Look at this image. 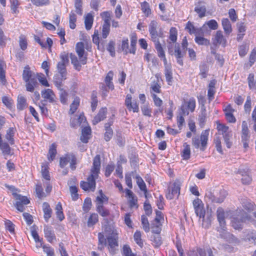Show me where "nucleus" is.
Wrapping results in <instances>:
<instances>
[{"label": "nucleus", "instance_id": "nucleus-1", "mask_svg": "<svg viewBox=\"0 0 256 256\" xmlns=\"http://www.w3.org/2000/svg\"><path fill=\"white\" fill-rule=\"evenodd\" d=\"M100 158L96 155L94 158L90 175L88 178L87 182H82L80 187L84 190L94 191L96 188V180L98 178L100 168Z\"/></svg>", "mask_w": 256, "mask_h": 256}, {"label": "nucleus", "instance_id": "nucleus-2", "mask_svg": "<svg viewBox=\"0 0 256 256\" xmlns=\"http://www.w3.org/2000/svg\"><path fill=\"white\" fill-rule=\"evenodd\" d=\"M60 60L56 66L58 73L54 76V82L58 88L62 86V81L66 79L67 70L66 67L69 64L68 57L66 53L60 55Z\"/></svg>", "mask_w": 256, "mask_h": 256}, {"label": "nucleus", "instance_id": "nucleus-3", "mask_svg": "<svg viewBox=\"0 0 256 256\" xmlns=\"http://www.w3.org/2000/svg\"><path fill=\"white\" fill-rule=\"evenodd\" d=\"M22 79L26 83V88L28 92H34L39 84L35 74L30 70L28 66L24 68L22 72Z\"/></svg>", "mask_w": 256, "mask_h": 256}, {"label": "nucleus", "instance_id": "nucleus-4", "mask_svg": "<svg viewBox=\"0 0 256 256\" xmlns=\"http://www.w3.org/2000/svg\"><path fill=\"white\" fill-rule=\"evenodd\" d=\"M108 246L110 252L114 254V248L118 246V234L116 229L110 226H106L105 228Z\"/></svg>", "mask_w": 256, "mask_h": 256}, {"label": "nucleus", "instance_id": "nucleus-5", "mask_svg": "<svg viewBox=\"0 0 256 256\" xmlns=\"http://www.w3.org/2000/svg\"><path fill=\"white\" fill-rule=\"evenodd\" d=\"M210 132V129L203 130L200 136L194 137L192 138V144L196 148H199L202 151H204L208 144Z\"/></svg>", "mask_w": 256, "mask_h": 256}, {"label": "nucleus", "instance_id": "nucleus-6", "mask_svg": "<svg viewBox=\"0 0 256 256\" xmlns=\"http://www.w3.org/2000/svg\"><path fill=\"white\" fill-rule=\"evenodd\" d=\"M236 214L237 216L234 218L232 221V226L236 230L242 229L244 222L253 220L252 218L249 216L242 210H237Z\"/></svg>", "mask_w": 256, "mask_h": 256}, {"label": "nucleus", "instance_id": "nucleus-7", "mask_svg": "<svg viewBox=\"0 0 256 256\" xmlns=\"http://www.w3.org/2000/svg\"><path fill=\"white\" fill-rule=\"evenodd\" d=\"M158 23L156 20L151 21L149 24V32L152 40L154 42L155 47L156 46L161 45L158 40L159 38H162L164 33L161 28L158 30Z\"/></svg>", "mask_w": 256, "mask_h": 256}, {"label": "nucleus", "instance_id": "nucleus-8", "mask_svg": "<svg viewBox=\"0 0 256 256\" xmlns=\"http://www.w3.org/2000/svg\"><path fill=\"white\" fill-rule=\"evenodd\" d=\"M216 129L222 133L227 148H230L232 145L230 138H232V130H230L229 127L220 123V122H216Z\"/></svg>", "mask_w": 256, "mask_h": 256}, {"label": "nucleus", "instance_id": "nucleus-9", "mask_svg": "<svg viewBox=\"0 0 256 256\" xmlns=\"http://www.w3.org/2000/svg\"><path fill=\"white\" fill-rule=\"evenodd\" d=\"M180 186L181 182L178 180L170 184L166 192V198L168 200H172L178 198L180 193Z\"/></svg>", "mask_w": 256, "mask_h": 256}, {"label": "nucleus", "instance_id": "nucleus-10", "mask_svg": "<svg viewBox=\"0 0 256 256\" xmlns=\"http://www.w3.org/2000/svg\"><path fill=\"white\" fill-rule=\"evenodd\" d=\"M217 230L219 232L220 236L228 242L234 244L240 243L239 240L236 238L226 230V225L223 226H219L217 228Z\"/></svg>", "mask_w": 256, "mask_h": 256}, {"label": "nucleus", "instance_id": "nucleus-11", "mask_svg": "<svg viewBox=\"0 0 256 256\" xmlns=\"http://www.w3.org/2000/svg\"><path fill=\"white\" fill-rule=\"evenodd\" d=\"M76 158L73 154H66L64 157L60 158V165L61 168H64L70 162V168L74 170L76 168Z\"/></svg>", "mask_w": 256, "mask_h": 256}, {"label": "nucleus", "instance_id": "nucleus-12", "mask_svg": "<svg viewBox=\"0 0 256 256\" xmlns=\"http://www.w3.org/2000/svg\"><path fill=\"white\" fill-rule=\"evenodd\" d=\"M195 107L196 101L194 98H190L188 100H184L181 106L182 112L184 115H188L190 111H194Z\"/></svg>", "mask_w": 256, "mask_h": 256}, {"label": "nucleus", "instance_id": "nucleus-13", "mask_svg": "<svg viewBox=\"0 0 256 256\" xmlns=\"http://www.w3.org/2000/svg\"><path fill=\"white\" fill-rule=\"evenodd\" d=\"M76 52L78 56L80 62L82 64H85L87 62L86 53L84 50V44L82 42L77 43L76 46Z\"/></svg>", "mask_w": 256, "mask_h": 256}, {"label": "nucleus", "instance_id": "nucleus-14", "mask_svg": "<svg viewBox=\"0 0 256 256\" xmlns=\"http://www.w3.org/2000/svg\"><path fill=\"white\" fill-rule=\"evenodd\" d=\"M114 114H113L110 118L108 120V122L104 124V129L106 132L104 134V139L108 142L112 138L113 136V130L112 128H110V126L113 124L114 122Z\"/></svg>", "mask_w": 256, "mask_h": 256}, {"label": "nucleus", "instance_id": "nucleus-15", "mask_svg": "<svg viewBox=\"0 0 256 256\" xmlns=\"http://www.w3.org/2000/svg\"><path fill=\"white\" fill-rule=\"evenodd\" d=\"M125 104L129 111L138 112L139 110L137 101L132 97H128L125 100Z\"/></svg>", "mask_w": 256, "mask_h": 256}, {"label": "nucleus", "instance_id": "nucleus-16", "mask_svg": "<svg viewBox=\"0 0 256 256\" xmlns=\"http://www.w3.org/2000/svg\"><path fill=\"white\" fill-rule=\"evenodd\" d=\"M242 240L250 246L256 245V231L252 230L248 232Z\"/></svg>", "mask_w": 256, "mask_h": 256}, {"label": "nucleus", "instance_id": "nucleus-17", "mask_svg": "<svg viewBox=\"0 0 256 256\" xmlns=\"http://www.w3.org/2000/svg\"><path fill=\"white\" fill-rule=\"evenodd\" d=\"M177 34L178 32L176 28H172L170 29V36H169V41L168 45V52L170 54H172V50H171V48H172V46L171 44V43H176L177 40Z\"/></svg>", "mask_w": 256, "mask_h": 256}, {"label": "nucleus", "instance_id": "nucleus-18", "mask_svg": "<svg viewBox=\"0 0 256 256\" xmlns=\"http://www.w3.org/2000/svg\"><path fill=\"white\" fill-rule=\"evenodd\" d=\"M186 54V51L182 52L180 50V45L178 43H176L174 45V56L176 58V62L180 66H182L184 64L182 58Z\"/></svg>", "mask_w": 256, "mask_h": 256}, {"label": "nucleus", "instance_id": "nucleus-19", "mask_svg": "<svg viewBox=\"0 0 256 256\" xmlns=\"http://www.w3.org/2000/svg\"><path fill=\"white\" fill-rule=\"evenodd\" d=\"M106 113L107 108H100L98 113L94 117L92 121V124L96 125L103 120L106 118Z\"/></svg>", "mask_w": 256, "mask_h": 256}, {"label": "nucleus", "instance_id": "nucleus-20", "mask_svg": "<svg viewBox=\"0 0 256 256\" xmlns=\"http://www.w3.org/2000/svg\"><path fill=\"white\" fill-rule=\"evenodd\" d=\"M126 196L128 198V202L130 206V208H138V199L136 196H134L132 191L130 190L126 189Z\"/></svg>", "mask_w": 256, "mask_h": 256}, {"label": "nucleus", "instance_id": "nucleus-21", "mask_svg": "<svg viewBox=\"0 0 256 256\" xmlns=\"http://www.w3.org/2000/svg\"><path fill=\"white\" fill-rule=\"evenodd\" d=\"M44 236L48 242H52L54 240H56V238L52 228L48 226H44Z\"/></svg>", "mask_w": 256, "mask_h": 256}, {"label": "nucleus", "instance_id": "nucleus-22", "mask_svg": "<svg viewBox=\"0 0 256 256\" xmlns=\"http://www.w3.org/2000/svg\"><path fill=\"white\" fill-rule=\"evenodd\" d=\"M240 174L242 176V182L244 184H248L251 182L252 178L250 175V171L248 170H240Z\"/></svg>", "mask_w": 256, "mask_h": 256}, {"label": "nucleus", "instance_id": "nucleus-23", "mask_svg": "<svg viewBox=\"0 0 256 256\" xmlns=\"http://www.w3.org/2000/svg\"><path fill=\"white\" fill-rule=\"evenodd\" d=\"M216 216L219 222V226H223L226 225L225 212L222 208L219 207L216 210Z\"/></svg>", "mask_w": 256, "mask_h": 256}, {"label": "nucleus", "instance_id": "nucleus-24", "mask_svg": "<svg viewBox=\"0 0 256 256\" xmlns=\"http://www.w3.org/2000/svg\"><path fill=\"white\" fill-rule=\"evenodd\" d=\"M226 40L222 34V32L218 30L214 36V44H219L225 46Z\"/></svg>", "mask_w": 256, "mask_h": 256}, {"label": "nucleus", "instance_id": "nucleus-25", "mask_svg": "<svg viewBox=\"0 0 256 256\" xmlns=\"http://www.w3.org/2000/svg\"><path fill=\"white\" fill-rule=\"evenodd\" d=\"M186 30L190 34H194L196 36L200 34V32L202 30V28H196L190 22L188 21L186 26Z\"/></svg>", "mask_w": 256, "mask_h": 256}, {"label": "nucleus", "instance_id": "nucleus-26", "mask_svg": "<svg viewBox=\"0 0 256 256\" xmlns=\"http://www.w3.org/2000/svg\"><path fill=\"white\" fill-rule=\"evenodd\" d=\"M204 220L200 219L202 221V226L204 228H208L211 224V222L212 220V212H207L204 215Z\"/></svg>", "mask_w": 256, "mask_h": 256}, {"label": "nucleus", "instance_id": "nucleus-27", "mask_svg": "<svg viewBox=\"0 0 256 256\" xmlns=\"http://www.w3.org/2000/svg\"><path fill=\"white\" fill-rule=\"evenodd\" d=\"M91 135V129L90 127H84L82 132L80 140L84 143H87Z\"/></svg>", "mask_w": 256, "mask_h": 256}, {"label": "nucleus", "instance_id": "nucleus-28", "mask_svg": "<svg viewBox=\"0 0 256 256\" xmlns=\"http://www.w3.org/2000/svg\"><path fill=\"white\" fill-rule=\"evenodd\" d=\"M42 210L44 213V218L46 222H48L50 218L52 216V210L49 204L47 202H44L42 204Z\"/></svg>", "mask_w": 256, "mask_h": 256}, {"label": "nucleus", "instance_id": "nucleus-29", "mask_svg": "<svg viewBox=\"0 0 256 256\" xmlns=\"http://www.w3.org/2000/svg\"><path fill=\"white\" fill-rule=\"evenodd\" d=\"M108 202V198L103 194L102 190H99V195L96 198V206L102 205L107 203Z\"/></svg>", "mask_w": 256, "mask_h": 256}, {"label": "nucleus", "instance_id": "nucleus-30", "mask_svg": "<svg viewBox=\"0 0 256 256\" xmlns=\"http://www.w3.org/2000/svg\"><path fill=\"white\" fill-rule=\"evenodd\" d=\"M182 156L184 160H188L190 158V146L186 142L183 144V149L182 151Z\"/></svg>", "mask_w": 256, "mask_h": 256}, {"label": "nucleus", "instance_id": "nucleus-31", "mask_svg": "<svg viewBox=\"0 0 256 256\" xmlns=\"http://www.w3.org/2000/svg\"><path fill=\"white\" fill-rule=\"evenodd\" d=\"M136 184L138 186L142 191H143L144 192V196L146 198H147L148 190L145 182H144L142 178L139 176H137L136 177Z\"/></svg>", "mask_w": 256, "mask_h": 256}, {"label": "nucleus", "instance_id": "nucleus-32", "mask_svg": "<svg viewBox=\"0 0 256 256\" xmlns=\"http://www.w3.org/2000/svg\"><path fill=\"white\" fill-rule=\"evenodd\" d=\"M227 195L226 192L224 190H220L218 192H216V199H215V202L221 203L224 202Z\"/></svg>", "mask_w": 256, "mask_h": 256}, {"label": "nucleus", "instance_id": "nucleus-33", "mask_svg": "<svg viewBox=\"0 0 256 256\" xmlns=\"http://www.w3.org/2000/svg\"><path fill=\"white\" fill-rule=\"evenodd\" d=\"M202 2H200L194 8V11L198 14L199 17L200 18L205 16L206 10V6L202 4Z\"/></svg>", "mask_w": 256, "mask_h": 256}, {"label": "nucleus", "instance_id": "nucleus-34", "mask_svg": "<svg viewBox=\"0 0 256 256\" xmlns=\"http://www.w3.org/2000/svg\"><path fill=\"white\" fill-rule=\"evenodd\" d=\"M56 154V145L54 143L52 144L49 148L48 152V159L49 161H52Z\"/></svg>", "mask_w": 256, "mask_h": 256}, {"label": "nucleus", "instance_id": "nucleus-35", "mask_svg": "<svg viewBox=\"0 0 256 256\" xmlns=\"http://www.w3.org/2000/svg\"><path fill=\"white\" fill-rule=\"evenodd\" d=\"M242 140H248L250 138L249 130L246 122V121H243L242 122Z\"/></svg>", "mask_w": 256, "mask_h": 256}, {"label": "nucleus", "instance_id": "nucleus-36", "mask_svg": "<svg viewBox=\"0 0 256 256\" xmlns=\"http://www.w3.org/2000/svg\"><path fill=\"white\" fill-rule=\"evenodd\" d=\"M222 26L226 34L229 35L232 32V28L228 19L223 18L222 20Z\"/></svg>", "mask_w": 256, "mask_h": 256}, {"label": "nucleus", "instance_id": "nucleus-37", "mask_svg": "<svg viewBox=\"0 0 256 256\" xmlns=\"http://www.w3.org/2000/svg\"><path fill=\"white\" fill-rule=\"evenodd\" d=\"M162 222L153 220L151 224V228L152 232L156 234H160L162 230Z\"/></svg>", "mask_w": 256, "mask_h": 256}, {"label": "nucleus", "instance_id": "nucleus-38", "mask_svg": "<svg viewBox=\"0 0 256 256\" xmlns=\"http://www.w3.org/2000/svg\"><path fill=\"white\" fill-rule=\"evenodd\" d=\"M114 76V73L112 71H110L105 78V82L106 84V86L110 90H113L114 88V86L112 80Z\"/></svg>", "mask_w": 256, "mask_h": 256}, {"label": "nucleus", "instance_id": "nucleus-39", "mask_svg": "<svg viewBox=\"0 0 256 256\" xmlns=\"http://www.w3.org/2000/svg\"><path fill=\"white\" fill-rule=\"evenodd\" d=\"M55 210L57 218L60 221H62L64 218V216L62 212V206L60 202H58L56 205Z\"/></svg>", "mask_w": 256, "mask_h": 256}, {"label": "nucleus", "instance_id": "nucleus-40", "mask_svg": "<svg viewBox=\"0 0 256 256\" xmlns=\"http://www.w3.org/2000/svg\"><path fill=\"white\" fill-rule=\"evenodd\" d=\"M151 240L152 242L153 246L156 248H158L162 244V238L159 234H156L151 237Z\"/></svg>", "mask_w": 256, "mask_h": 256}, {"label": "nucleus", "instance_id": "nucleus-41", "mask_svg": "<svg viewBox=\"0 0 256 256\" xmlns=\"http://www.w3.org/2000/svg\"><path fill=\"white\" fill-rule=\"evenodd\" d=\"M156 46V47H155L156 50H157L158 56L160 58H162L163 62H164V64L165 65V67L167 66V60L165 56V53L163 50L162 47L161 45Z\"/></svg>", "mask_w": 256, "mask_h": 256}, {"label": "nucleus", "instance_id": "nucleus-42", "mask_svg": "<svg viewBox=\"0 0 256 256\" xmlns=\"http://www.w3.org/2000/svg\"><path fill=\"white\" fill-rule=\"evenodd\" d=\"M12 194L17 200L16 202H20V204H24V205L28 204L30 203L29 200L24 196H22L20 194H17L15 192H13Z\"/></svg>", "mask_w": 256, "mask_h": 256}, {"label": "nucleus", "instance_id": "nucleus-43", "mask_svg": "<svg viewBox=\"0 0 256 256\" xmlns=\"http://www.w3.org/2000/svg\"><path fill=\"white\" fill-rule=\"evenodd\" d=\"M93 16L90 14H88L84 20V24L87 30H90L92 27L93 24Z\"/></svg>", "mask_w": 256, "mask_h": 256}, {"label": "nucleus", "instance_id": "nucleus-44", "mask_svg": "<svg viewBox=\"0 0 256 256\" xmlns=\"http://www.w3.org/2000/svg\"><path fill=\"white\" fill-rule=\"evenodd\" d=\"M80 100L78 98H76L73 100L72 104L70 106V110L69 113L70 114H73L78 109L80 106Z\"/></svg>", "mask_w": 256, "mask_h": 256}, {"label": "nucleus", "instance_id": "nucleus-45", "mask_svg": "<svg viewBox=\"0 0 256 256\" xmlns=\"http://www.w3.org/2000/svg\"><path fill=\"white\" fill-rule=\"evenodd\" d=\"M72 64L74 65L76 70L80 71L81 69L80 62L78 60L77 57L72 54L70 55Z\"/></svg>", "mask_w": 256, "mask_h": 256}, {"label": "nucleus", "instance_id": "nucleus-46", "mask_svg": "<svg viewBox=\"0 0 256 256\" xmlns=\"http://www.w3.org/2000/svg\"><path fill=\"white\" fill-rule=\"evenodd\" d=\"M14 130L12 128H10L7 130L6 134V138L9 142L10 144H14Z\"/></svg>", "mask_w": 256, "mask_h": 256}, {"label": "nucleus", "instance_id": "nucleus-47", "mask_svg": "<svg viewBox=\"0 0 256 256\" xmlns=\"http://www.w3.org/2000/svg\"><path fill=\"white\" fill-rule=\"evenodd\" d=\"M98 248L100 250L104 249V247L106 246V238L104 236V235L100 232L98 234Z\"/></svg>", "mask_w": 256, "mask_h": 256}, {"label": "nucleus", "instance_id": "nucleus-48", "mask_svg": "<svg viewBox=\"0 0 256 256\" xmlns=\"http://www.w3.org/2000/svg\"><path fill=\"white\" fill-rule=\"evenodd\" d=\"M195 42L199 45L208 46L210 44V40L203 36H196Z\"/></svg>", "mask_w": 256, "mask_h": 256}, {"label": "nucleus", "instance_id": "nucleus-49", "mask_svg": "<svg viewBox=\"0 0 256 256\" xmlns=\"http://www.w3.org/2000/svg\"><path fill=\"white\" fill-rule=\"evenodd\" d=\"M134 238L135 242L140 247L144 246L143 241L142 239V234L140 231L136 230L134 235Z\"/></svg>", "mask_w": 256, "mask_h": 256}, {"label": "nucleus", "instance_id": "nucleus-50", "mask_svg": "<svg viewBox=\"0 0 256 256\" xmlns=\"http://www.w3.org/2000/svg\"><path fill=\"white\" fill-rule=\"evenodd\" d=\"M96 211L103 217L108 216L110 215V212L102 205L96 206Z\"/></svg>", "mask_w": 256, "mask_h": 256}, {"label": "nucleus", "instance_id": "nucleus-51", "mask_svg": "<svg viewBox=\"0 0 256 256\" xmlns=\"http://www.w3.org/2000/svg\"><path fill=\"white\" fill-rule=\"evenodd\" d=\"M164 74L166 82L168 84H171L172 82V69L170 66H166Z\"/></svg>", "mask_w": 256, "mask_h": 256}, {"label": "nucleus", "instance_id": "nucleus-52", "mask_svg": "<svg viewBox=\"0 0 256 256\" xmlns=\"http://www.w3.org/2000/svg\"><path fill=\"white\" fill-rule=\"evenodd\" d=\"M48 164L46 163L42 164V177L46 180H50V176L48 170Z\"/></svg>", "mask_w": 256, "mask_h": 256}, {"label": "nucleus", "instance_id": "nucleus-53", "mask_svg": "<svg viewBox=\"0 0 256 256\" xmlns=\"http://www.w3.org/2000/svg\"><path fill=\"white\" fill-rule=\"evenodd\" d=\"M141 9L146 16H148L151 13V10L148 2H144L141 3Z\"/></svg>", "mask_w": 256, "mask_h": 256}, {"label": "nucleus", "instance_id": "nucleus-54", "mask_svg": "<svg viewBox=\"0 0 256 256\" xmlns=\"http://www.w3.org/2000/svg\"><path fill=\"white\" fill-rule=\"evenodd\" d=\"M206 26H208L210 29L216 30L218 28V24L214 20H211L203 25L202 26V30L205 28Z\"/></svg>", "mask_w": 256, "mask_h": 256}, {"label": "nucleus", "instance_id": "nucleus-55", "mask_svg": "<svg viewBox=\"0 0 256 256\" xmlns=\"http://www.w3.org/2000/svg\"><path fill=\"white\" fill-rule=\"evenodd\" d=\"M76 14L72 11L70 14L69 22L70 27L72 29L75 28L76 26Z\"/></svg>", "mask_w": 256, "mask_h": 256}, {"label": "nucleus", "instance_id": "nucleus-56", "mask_svg": "<svg viewBox=\"0 0 256 256\" xmlns=\"http://www.w3.org/2000/svg\"><path fill=\"white\" fill-rule=\"evenodd\" d=\"M19 38V45L20 48L23 50H26L28 46L27 40L26 36L24 35H20Z\"/></svg>", "mask_w": 256, "mask_h": 256}, {"label": "nucleus", "instance_id": "nucleus-57", "mask_svg": "<svg viewBox=\"0 0 256 256\" xmlns=\"http://www.w3.org/2000/svg\"><path fill=\"white\" fill-rule=\"evenodd\" d=\"M98 222V216L96 214H92L88 221V226H92Z\"/></svg>", "mask_w": 256, "mask_h": 256}, {"label": "nucleus", "instance_id": "nucleus-58", "mask_svg": "<svg viewBox=\"0 0 256 256\" xmlns=\"http://www.w3.org/2000/svg\"><path fill=\"white\" fill-rule=\"evenodd\" d=\"M26 100L24 97H18L17 104L18 109L20 110H22L26 108Z\"/></svg>", "mask_w": 256, "mask_h": 256}, {"label": "nucleus", "instance_id": "nucleus-59", "mask_svg": "<svg viewBox=\"0 0 256 256\" xmlns=\"http://www.w3.org/2000/svg\"><path fill=\"white\" fill-rule=\"evenodd\" d=\"M70 191L73 200H76L78 199V188L76 186H70Z\"/></svg>", "mask_w": 256, "mask_h": 256}, {"label": "nucleus", "instance_id": "nucleus-60", "mask_svg": "<svg viewBox=\"0 0 256 256\" xmlns=\"http://www.w3.org/2000/svg\"><path fill=\"white\" fill-rule=\"evenodd\" d=\"M142 224L144 230L148 232L150 231V224L147 218L145 216H142Z\"/></svg>", "mask_w": 256, "mask_h": 256}, {"label": "nucleus", "instance_id": "nucleus-61", "mask_svg": "<svg viewBox=\"0 0 256 256\" xmlns=\"http://www.w3.org/2000/svg\"><path fill=\"white\" fill-rule=\"evenodd\" d=\"M36 76L41 84L45 86H49V84L44 74L42 73H38Z\"/></svg>", "mask_w": 256, "mask_h": 256}, {"label": "nucleus", "instance_id": "nucleus-62", "mask_svg": "<svg viewBox=\"0 0 256 256\" xmlns=\"http://www.w3.org/2000/svg\"><path fill=\"white\" fill-rule=\"evenodd\" d=\"M0 148L2 150V154L4 156L9 155L10 154V148L9 145L6 143L4 142L0 145Z\"/></svg>", "mask_w": 256, "mask_h": 256}, {"label": "nucleus", "instance_id": "nucleus-63", "mask_svg": "<svg viewBox=\"0 0 256 256\" xmlns=\"http://www.w3.org/2000/svg\"><path fill=\"white\" fill-rule=\"evenodd\" d=\"M2 102L6 108L10 110H12L13 107V101L9 97H2Z\"/></svg>", "mask_w": 256, "mask_h": 256}, {"label": "nucleus", "instance_id": "nucleus-64", "mask_svg": "<svg viewBox=\"0 0 256 256\" xmlns=\"http://www.w3.org/2000/svg\"><path fill=\"white\" fill-rule=\"evenodd\" d=\"M200 74L202 78H206L207 76V72L208 70V68L206 64H203L200 66Z\"/></svg>", "mask_w": 256, "mask_h": 256}]
</instances>
